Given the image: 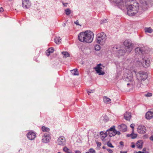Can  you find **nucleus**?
<instances>
[{"label": "nucleus", "instance_id": "obj_1", "mask_svg": "<svg viewBox=\"0 0 153 153\" xmlns=\"http://www.w3.org/2000/svg\"><path fill=\"white\" fill-rule=\"evenodd\" d=\"M118 7L122 10L126 8L127 14L130 16H134L138 12L139 7L138 4H131V0H123L118 4Z\"/></svg>", "mask_w": 153, "mask_h": 153}, {"label": "nucleus", "instance_id": "obj_2", "mask_svg": "<svg viewBox=\"0 0 153 153\" xmlns=\"http://www.w3.org/2000/svg\"><path fill=\"white\" fill-rule=\"evenodd\" d=\"M93 33L90 30L80 33L78 35V39L79 41L84 43L91 42L94 38Z\"/></svg>", "mask_w": 153, "mask_h": 153}, {"label": "nucleus", "instance_id": "obj_3", "mask_svg": "<svg viewBox=\"0 0 153 153\" xmlns=\"http://www.w3.org/2000/svg\"><path fill=\"white\" fill-rule=\"evenodd\" d=\"M106 39V35L104 32L98 33L97 35L96 41L98 44L103 45L105 42Z\"/></svg>", "mask_w": 153, "mask_h": 153}, {"label": "nucleus", "instance_id": "obj_4", "mask_svg": "<svg viewBox=\"0 0 153 153\" xmlns=\"http://www.w3.org/2000/svg\"><path fill=\"white\" fill-rule=\"evenodd\" d=\"M125 46V48L126 51L128 53H130L133 48V45L131 41L129 40H126L123 43Z\"/></svg>", "mask_w": 153, "mask_h": 153}, {"label": "nucleus", "instance_id": "obj_5", "mask_svg": "<svg viewBox=\"0 0 153 153\" xmlns=\"http://www.w3.org/2000/svg\"><path fill=\"white\" fill-rule=\"evenodd\" d=\"M50 132H46L44 134L42 137V142L45 143H47L49 141L50 139Z\"/></svg>", "mask_w": 153, "mask_h": 153}, {"label": "nucleus", "instance_id": "obj_6", "mask_svg": "<svg viewBox=\"0 0 153 153\" xmlns=\"http://www.w3.org/2000/svg\"><path fill=\"white\" fill-rule=\"evenodd\" d=\"M66 140L64 137L60 136L57 140V144L59 145L63 146L65 145Z\"/></svg>", "mask_w": 153, "mask_h": 153}, {"label": "nucleus", "instance_id": "obj_7", "mask_svg": "<svg viewBox=\"0 0 153 153\" xmlns=\"http://www.w3.org/2000/svg\"><path fill=\"white\" fill-rule=\"evenodd\" d=\"M147 7L148 5L147 2L146 1L143 2L142 3H141V5L140 6V8H139V12H142L146 10L147 9Z\"/></svg>", "mask_w": 153, "mask_h": 153}, {"label": "nucleus", "instance_id": "obj_8", "mask_svg": "<svg viewBox=\"0 0 153 153\" xmlns=\"http://www.w3.org/2000/svg\"><path fill=\"white\" fill-rule=\"evenodd\" d=\"M101 65V64H97L96 67L94 68L97 73L99 75H103L105 74V73L103 71H102V68L100 66Z\"/></svg>", "mask_w": 153, "mask_h": 153}, {"label": "nucleus", "instance_id": "obj_9", "mask_svg": "<svg viewBox=\"0 0 153 153\" xmlns=\"http://www.w3.org/2000/svg\"><path fill=\"white\" fill-rule=\"evenodd\" d=\"M138 132L141 134L145 133L146 131V127L143 125L139 126L137 128Z\"/></svg>", "mask_w": 153, "mask_h": 153}, {"label": "nucleus", "instance_id": "obj_10", "mask_svg": "<svg viewBox=\"0 0 153 153\" xmlns=\"http://www.w3.org/2000/svg\"><path fill=\"white\" fill-rule=\"evenodd\" d=\"M142 61H140L141 64L143 66L146 67V65L147 67H148L150 65V61L149 59L146 58H142Z\"/></svg>", "mask_w": 153, "mask_h": 153}, {"label": "nucleus", "instance_id": "obj_11", "mask_svg": "<svg viewBox=\"0 0 153 153\" xmlns=\"http://www.w3.org/2000/svg\"><path fill=\"white\" fill-rule=\"evenodd\" d=\"M22 7L26 9L29 8L31 6V4L29 0H22Z\"/></svg>", "mask_w": 153, "mask_h": 153}, {"label": "nucleus", "instance_id": "obj_12", "mask_svg": "<svg viewBox=\"0 0 153 153\" xmlns=\"http://www.w3.org/2000/svg\"><path fill=\"white\" fill-rule=\"evenodd\" d=\"M138 76H140V80L143 81L146 80L147 77V74L146 73L143 72H140L138 73Z\"/></svg>", "mask_w": 153, "mask_h": 153}, {"label": "nucleus", "instance_id": "obj_13", "mask_svg": "<svg viewBox=\"0 0 153 153\" xmlns=\"http://www.w3.org/2000/svg\"><path fill=\"white\" fill-rule=\"evenodd\" d=\"M146 118L148 120L152 119L153 117V110H151L147 112L145 115Z\"/></svg>", "mask_w": 153, "mask_h": 153}, {"label": "nucleus", "instance_id": "obj_14", "mask_svg": "<svg viewBox=\"0 0 153 153\" xmlns=\"http://www.w3.org/2000/svg\"><path fill=\"white\" fill-rule=\"evenodd\" d=\"M135 51L137 54L142 55L143 52L145 51V48L137 47L135 48Z\"/></svg>", "mask_w": 153, "mask_h": 153}, {"label": "nucleus", "instance_id": "obj_15", "mask_svg": "<svg viewBox=\"0 0 153 153\" xmlns=\"http://www.w3.org/2000/svg\"><path fill=\"white\" fill-rule=\"evenodd\" d=\"M27 137L29 139L32 140L36 137V134L34 132L30 131L27 134Z\"/></svg>", "mask_w": 153, "mask_h": 153}, {"label": "nucleus", "instance_id": "obj_16", "mask_svg": "<svg viewBox=\"0 0 153 153\" xmlns=\"http://www.w3.org/2000/svg\"><path fill=\"white\" fill-rule=\"evenodd\" d=\"M118 129L120 131L125 132L127 130V126L125 125L122 124L119 126Z\"/></svg>", "mask_w": 153, "mask_h": 153}, {"label": "nucleus", "instance_id": "obj_17", "mask_svg": "<svg viewBox=\"0 0 153 153\" xmlns=\"http://www.w3.org/2000/svg\"><path fill=\"white\" fill-rule=\"evenodd\" d=\"M124 118L127 120H129L131 117V113L126 112L124 114Z\"/></svg>", "mask_w": 153, "mask_h": 153}, {"label": "nucleus", "instance_id": "obj_18", "mask_svg": "<svg viewBox=\"0 0 153 153\" xmlns=\"http://www.w3.org/2000/svg\"><path fill=\"white\" fill-rule=\"evenodd\" d=\"M143 143L142 140H138L136 146L139 149H141L142 148Z\"/></svg>", "mask_w": 153, "mask_h": 153}, {"label": "nucleus", "instance_id": "obj_19", "mask_svg": "<svg viewBox=\"0 0 153 153\" xmlns=\"http://www.w3.org/2000/svg\"><path fill=\"white\" fill-rule=\"evenodd\" d=\"M126 53V51L125 50H123L122 49H120L118 51V53L119 54V56H121L125 54Z\"/></svg>", "mask_w": 153, "mask_h": 153}, {"label": "nucleus", "instance_id": "obj_20", "mask_svg": "<svg viewBox=\"0 0 153 153\" xmlns=\"http://www.w3.org/2000/svg\"><path fill=\"white\" fill-rule=\"evenodd\" d=\"M71 73L73 75H79L78 72L77 71V70L75 69L71 71Z\"/></svg>", "mask_w": 153, "mask_h": 153}, {"label": "nucleus", "instance_id": "obj_21", "mask_svg": "<svg viewBox=\"0 0 153 153\" xmlns=\"http://www.w3.org/2000/svg\"><path fill=\"white\" fill-rule=\"evenodd\" d=\"M54 40L56 44H59L61 42V39L59 37H56L54 38Z\"/></svg>", "mask_w": 153, "mask_h": 153}, {"label": "nucleus", "instance_id": "obj_22", "mask_svg": "<svg viewBox=\"0 0 153 153\" xmlns=\"http://www.w3.org/2000/svg\"><path fill=\"white\" fill-rule=\"evenodd\" d=\"M62 53L63 55L64 56H63V57L64 58H67L70 56L69 53L66 51L62 52Z\"/></svg>", "mask_w": 153, "mask_h": 153}, {"label": "nucleus", "instance_id": "obj_23", "mask_svg": "<svg viewBox=\"0 0 153 153\" xmlns=\"http://www.w3.org/2000/svg\"><path fill=\"white\" fill-rule=\"evenodd\" d=\"M145 32H148L149 33H151L152 32L153 30L150 27L147 28L146 27L144 29Z\"/></svg>", "mask_w": 153, "mask_h": 153}, {"label": "nucleus", "instance_id": "obj_24", "mask_svg": "<svg viewBox=\"0 0 153 153\" xmlns=\"http://www.w3.org/2000/svg\"><path fill=\"white\" fill-rule=\"evenodd\" d=\"M64 151L67 153H72V151L69 149H68L67 147L65 146L63 149Z\"/></svg>", "mask_w": 153, "mask_h": 153}, {"label": "nucleus", "instance_id": "obj_25", "mask_svg": "<svg viewBox=\"0 0 153 153\" xmlns=\"http://www.w3.org/2000/svg\"><path fill=\"white\" fill-rule=\"evenodd\" d=\"M115 131H111L108 132V134L110 137H112L115 135Z\"/></svg>", "mask_w": 153, "mask_h": 153}, {"label": "nucleus", "instance_id": "obj_26", "mask_svg": "<svg viewBox=\"0 0 153 153\" xmlns=\"http://www.w3.org/2000/svg\"><path fill=\"white\" fill-rule=\"evenodd\" d=\"M42 129L43 132H48L50 131V129L44 126L42 127Z\"/></svg>", "mask_w": 153, "mask_h": 153}, {"label": "nucleus", "instance_id": "obj_27", "mask_svg": "<svg viewBox=\"0 0 153 153\" xmlns=\"http://www.w3.org/2000/svg\"><path fill=\"white\" fill-rule=\"evenodd\" d=\"M103 100L105 102L108 103V102L110 101L111 100L109 98L105 96H104L103 97Z\"/></svg>", "mask_w": 153, "mask_h": 153}, {"label": "nucleus", "instance_id": "obj_28", "mask_svg": "<svg viewBox=\"0 0 153 153\" xmlns=\"http://www.w3.org/2000/svg\"><path fill=\"white\" fill-rule=\"evenodd\" d=\"M65 13L67 15H69L71 13V10L69 8L65 10Z\"/></svg>", "mask_w": 153, "mask_h": 153}, {"label": "nucleus", "instance_id": "obj_29", "mask_svg": "<svg viewBox=\"0 0 153 153\" xmlns=\"http://www.w3.org/2000/svg\"><path fill=\"white\" fill-rule=\"evenodd\" d=\"M129 135H131V138L132 139H134L137 136V135L136 134L134 133V132H133L131 134Z\"/></svg>", "mask_w": 153, "mask_h": 153}, {"label": "nucleus", "instance_id": "obj_30", "mask_svg": "<svg viewBox=\"0 0 153 153\" xmlns=\"http://www.w3.org/2000/svg\"><path fill=\"white\" fill-rule=\"evenodd\" d=\"M132 76L131 75L129 76L128 77V76H127L126 78V81H131L132 80Z\"/></svg>", "mask_w": 153, "mask_h": 153}, {"label": "nucleus", "instance_id": "obj_31", "mask_svg": "<svg viewBox=\"0 0 153 153\" xmlns=\"http://www.w3.org/2000/svg\"><path fill=\"white\" fill-rule=\"evenodd\" d=\"M100 49V46L98 45H96L95 46V49L96 51H99Z\"/></svg>", "mask_w": 153, "mask_h": 153}, {"label": "nucleus", "instance_id": "obj_32", "mask_svg": "<svg viewBox=\"0 0 153 153\" xmlns=\"http://www.w3.org/2000/svg\"><path fill=\"white\" fill-rule=\"evenodd\" d=\"M115 126H114L111 127L110 128L107 130V131H115Z\"/></svg>", "mask_w": 153, "mask_h": 153}, {"label": "nucleus", "instance_id": "obj_33", "mask_svg": "<svg viewBox=\"0 0 153 153\" xmlns=\"http://www.w3.org/2000/svg\"><path fill=\"white\" fill-rule=\"evenodd\" d=\"M47 51H49L50 52L52 53L54 51V49L53 48H50L47 50Z\"/></svg>", "mask_w": 153, "mask_h": 153}, {"label": "nucleus", "instance_id": "obj_34", "mask_svg": "<svg viewBox=\"0 0 153 153\" xmlns=\"http://www.w3.org/2000/svg\"><path fill=\"white\" fill-rule=\"evenodd\" d=\"M89 152L91 153H96L95 151L93 148H91L89 149Z\"/></svg>", "mask_w": 153, "mask_h": 153}, {"label": "nucleus", "instance_id": "obj_35", "mask_svg": "<svg viewBox=\"0 0 153 153\" xmlns=\"http://www.w3.org/2000/svg\"><path fill=\"white\" fill-rule=\"evenodd\" d=\"M107 145L108 146L111 148H114V146L112 145L111 143L109 142H108L107 143Z\"/></svg>", "mask_w": 153, "mask_h": 153}, {"label": "nucleus", "instance_id": "obj_36", "mask_svg": "<svg viewBox=\"0 0 153 153\" xmlns=\"http://www.w3.org/2000/svg\"><path fill=\"white\" fill-rule=\"evenodd\" d=\"M145 96L146 97H150L152 96V94L151 93H148L146 94H145Z\"/></svg>", "mask_w": 153, "mask_h": 153}, {"label": "nucleus", "instance_id": "obj_37", "mask_svg": "<svg viewBox=\"0 0 153 153\" xmlns=\"http://www.w3.org/2000/svg\"><path fill=\"white\" fill-rule=\"evenodd\" d=\"M134 126L135 125L134 124H131L130 126V127L132 129V131L133 132H134Z\"/></svg>", "mask_w": 153, "mask_h": 153}, {"label": "nucleus", "instance_id": "obj_38", "mask_svg": "<svg viewBox=\"0 0 153 153\" xmlns=\"http://www.w3.org/2000/svg\"><path fill=\"white\" fill-rule=\"evenodd\" d=\"M106 136L105 135H102L100 136V138L102 140H104Z\"/></svg>", "mask_w": 153, "mask_h": 153}, {"label": "nucleus", "instance_id": "obj_39", "mask_svg": "<svg viewBox=\"0 0 153 153\" xmlns=\"http://www.w3.org/2000/svg\"><path fill=\"white\" fill-rule=\"evenodd\" d=\"M107 22V20L106 19H104L103 20H102L100 22V24H102L103 23H106Z\"/></svg>", "mask_w": 153, "mask_h": 153}, {"label": "nucleus", "instance_id": "obj_40", "mask_svg": "<svg viewBox=\"0 0 153 153\" xmlns=\"http://www.w3.org/2000/svg\"><path fill=\"white\" fill-rule=\"evenodd\" d=\"M108 120V119L106 116H105L104 117L103 120L105 122H107Z\"/></svg>", "mask_w": 153, "mask_h": 153}, {"label": "nucleus", "instance_id": "obj_41", "mask_svg": "<svg viewBox=\"0 0 153 153\" xmlns=\"http://www.w3.org/2000/svg\"><path fill=\"white\" fill-rule=\"evenodd\" d=\"M115 135L117 134L118 135H120V133L119 131H117L116 130H115Z\"/></svg>", "mask_w": 153, "mask_h": 153}, {"label": "nucleus", "instance_id": "obj_42", "mask_svg": "<svg viewBox=\"0 0 153 153\" xmlns=\"http://www.w3.org/2000/svg\"><path fill=\"white\" fill-rule=\"evenodd\" d=\"M107 151L110 153H112L113 152L112 150L111 149H107Z\"/></svg>", "mask_w": 153, "mask_h": 153}, {"label": "nucleus", "instance_id": "obj_43", "mask_svg": "<svg viewBox=\"0 0 153 153\" xmlns=\"http://www.w3.org/2000/svg\"><path fill=\"white\" fill-rule=\"evenodd\" d=\"M74 23L76 24L77 25H79V22L78 20H76L74 22Z\"/></svg>", "mask_w": 153, "mask_h": 153}, {"label": "nucleus", "instance_id": "obj_44", "mask_svg": "<svg viewBox=\"0 0 153 153\" xmlns=\"http://www.w3.org/2000/svg\"><path fill=\"white\" fill-rule=\"evenodd\" d=\"M97 146H98L99 147H100L101 145V143L100 142H97Z\"/></svg>", "mask_w": 153, "mask_h": 153}, {"label": "nucleus", "instance_id": "obj_45", "mask_svg": "<svg viewBox=\"0 0 153 153\" xmlns=\"http://www.w3.org/2000/svg\"><path fill=\"white\" fill-rule=\"evenodd\" d=\"M120 146L123 147L124 146V143L123 141H120Z\"/></svg>", "mask_w": 153, "mask_h": 153}, {"label": "nucleus", "instance_id": "obj_46", "mask_svg": "<svg viewBox=\"0 0 153 153\" xmlns=\"http://www.w3.org/2000/svg\"><path fill=\"white\" fill-rule=\"evenodd\" d=\"M51 53L49 51H47V50L46 51V54L47 56H49Z\"/></svg>", "mask_w": 153, "mask_h": 153}, {"label": "nucleus", "instance_id": "obj_47", "mask_svg": "<svg viewBox=\"0 0 153 153\" xmlns=\"http://www.w3.org/2000/svg\"><path fill=\"white\" fill-rule=\"evenodd\" d=\"M104 133L103 131H101L100 132V136L104 135Z\"/></svg>", "mask_w": 153, "mask_h": 153}, {"label": "nucleus", "instance_id": "obj_48", "mask_svg": "<svg viewBox=\"0 0 153 153\" xmlns=\"http://www.w3.org/2000/svg\"><path fill=\"white\" fill-rule=\"evenodd\" d=\"M62 4L64 6H65V7H67L68 3H64L63 2Z\"/></svg>", "mask_w": 153, "mask_h": 153}, {"label": "nucleus", "instance_id": "obj_49", "mask_svg": "<svg viewBox=\"0 0 153 153\" xmlns=\"http://www.w3.org/2000/svg\"><path fill=\"white\" fill-rule=\"evenodd\" d=\"M4 11L3 8L2 7H1L0 8V12H3Z\"/></svg>", "mask_w": 153, "mask_h": 153}, {"label": "nucleus", "instance_id": "obj_50", "mask_svg": "<svg viewBox=\"0 0 153 153\" xmlns=\"http://www.w3.org/2000/svg\"><path fill=\"white\" fill-rule=\"evenodd\" d=\"M94 92V91L91 90V91H88V95H89L90 93H91V92Z\"/></svg>", "mask_w": 153, "mask_h": 153}, {"label": "nucleus", "instance_id": "obj_51", "mask_svg": "<svg viewBox=\"0 0 153 153\" xmlns=\"http://www.w3.org/2000/svg\"><path fill=\"white\" fill-rule=\"evenodd\" d=\"M108 131H107V130L104 133V135H105L106 137L108 135Z\"/></svg>", "mask_w": 153, "mask_h": 153}, {"label": "nucleus", "instance_id": "obj_52", "mask_svg": "<svg viewBox=\"0 0 153 153\" xmlns=\"http://www.w3.org/2000/svg\"><path fill=\"white\" fill-rule=\"evenodd\" d=\"M131 144L132 145H131V147L132 148H134L135 147V145L134 144V143L132 142L131 143Z\"/></svg>", "mask_w": 153, "mask_h": 153}, {"label": "nucleus", "instance_id": "obj_53", "mask_svg": "<svg viewBox=\"0 0 153 153\" xmlns=\"http://www.w3.org/2000/svg\"><path fill=\"white\" fill-rule=\"evenodd\" d=\"M127 151H120V153H127Z\"/></svg>", "mask_w": 153, "mask_h": 153}, {"label": "nucleus", "instance_id": "obj_54", "mask_svg": "<svg viewBox=\"0 0 153 153\" xmlns=\"http://www.w3.org/2000/svg\"><path fill=\"white\" fill-rule=\"evenodd\" d=\"M75 152V153H81V152L80 151L78 150L76 151Z\"/></svg>", "mask_w": 153, "mask_h": 153}, {"label": "nucleus", "instance_id": "obj_55", "mask_svg": "<svg viewBox=\"0 0 153 153\" xmlns=\"http://www.w3.org/2000/svg\"><path fill=\"white\" fill-rule=\"evenodd\" d=\"M137 153H145V152H142L141 151H139Z\"/></svg>", "mask_w": 153, "mask_h": 153}, {"label": "nucleus", "instance_id": "obj_56", "mask_svg": "<svg viewBox=\"0 0 153 153\" xmlns=\"http://www.w3.org/2000/svg\"><path fill=\"white\" fill-rule=\"evenodd\" d=\"M146 149L145 148H143V152H144L146 151Z\"/></svg>", "mask_w": 153, "mask_h": 153}, {"label": "nucleus", "instance_id": "obj_57", "mask_svg": "<svg viewBox=\"0 0 153 153\" xmlns=\"http://www.w3.org/2000/svg\"><path fill=\"white\" fill-rule=\"evenodd\" d=\"M102 148L103 149H105V146H103L102 147Z\"/></svg>", "mask_w": 153, "mask_h": 153}, {"label": "nucleus", "instance_id": "obj_58", "mask_svg": "<svg viewBox=\"0 0 153 153\" xmlns=\"http://www.w3.org/2000/svg\"><path fill=\"white\" fill-rule=\"evenodd\" d=\"M144 137L145 138H147V137H146V135H144Z\"/></svg>", "mask_w": 153, "mask_h": 153}, {"label": "nucleus", "instance_id": "obj_59", "mask_svg": "<svg viewBox=\"0 0 153 153\" xmlns=\"http://www.w3.org/2000/svg\"><path fill=\"white\" fill-rule=\"evenodd\" d=\"M130 134H127V137H129L130 136H131V135H129Z\"/></svg>", "mask_w": 153, "mask_h": 153}, {"label": "nucleus", "instance_id": "obj_60", "mask_svg": "<svg viewBox=\"0 0 153 153\" xmlns=\"http://www.w3.org/2000/svg\"><path fill=\"white\" fill-rule=\"evenodd\" d=\"M130 85V84L129 83H128V84H127V85Z\"/></svg>", "mask_w": 153, "mask_h": 153}, {"label": "nucleus", "instance_id": "obj_61", "mask_svg": "<svg viewBox=\"0 0 153 153\" xmlns=\"http://www.w3.org/2000/svg\"><path fill=\"white\" fill-rule=\"evenodd\" d=\"M85 153H89L88 152H86Z\"/></svg>", "mask_w": 153, "mask_h": 153}, {"label": "nucleus", "instance_id": "obj_62", "mask_svg": "<svg viewBox=\"0 0 153 153\" xmlns=\"http://www.w3.org/2000/svg\"><path fill=\"white\" fill-rule=\"evenodd\" d=\"M1 12H0V13Z\"/></svg>", "mask_w": 153, "mask_h": 153}]
</instances>
